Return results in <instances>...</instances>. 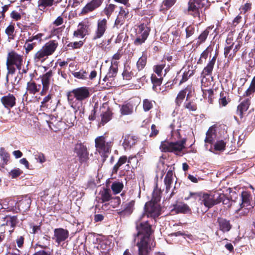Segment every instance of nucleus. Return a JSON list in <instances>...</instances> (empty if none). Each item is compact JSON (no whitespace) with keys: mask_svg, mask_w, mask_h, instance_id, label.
Returning <instances> with one entry per match:
<instances>
[{"mask_svg":"<svg viewBox=\"0 0 255 255\" xmlns=\"http://www.w3.org/2000/svg\"><path fill=\"white\" fill-rule=\"evenodd\" d=\"M136 233L134 235V241H137L136 245L138 248V255H148L151 250V246L154 247V230L150 221H140L136 223Z\"/></svg>","mask_w":255,"mask_h":255,"instance_id":"f257e3e1","label":"nucleus"},{"mask_svg":"<svg viewBox=\"0 0 255 255\" xmlns=\"http://www.w3.org/2000/svg\"><path fill=\"white\" fill-rule=\"evenodd\" d=\"M23 63V56L18 54L14 50H11L8 53L6 66L7 70L6 80L8 81V76L15 73L16 68L21 70Z\"/></svg>","mask_w":255,"mask_h":255,"instance_id":"f03ea898","label":"nucleus"},{"mask_svg":"<svg viewBox=\"0 0 255 255\" xmlns=\"http://www.w3.org/2000/svg\"><path fill=\"white\" fill-rule=\"evenodd\" d=\"M58 46V42L57 40H49L34 54V61L41 63L44 62L48 58V56L52 55L55 52Z\"/></svg>","mask_w":255,"mask_h":255,"instance_id":"7ed1b4c3","label":"nucleus"},{"mask_svg":"<svg viewBox=\"0 0 255 255\" xmlns=\"http://www.w3.org/2000/svg\"><path fill=\"white\" fill-rule=\"evenodd\" d=\"M96 150L105 161L111 153L114 139L107 140L104 135L97 137L95 139Z\"/></svg>","mask_w":255,"mask_h":255,"instance_id":"20e7f679","label":"nucleus"},{"mask_svg":"<svg viewBox=\"0 0 255 255\" xmlns=\"http://www.w3.org/2000/svg\"><path fill=\"white\" fill-rule=\"evenodd\" d=\"M90 88L86 86L75 88L67 93L68 101L71 103L75 99L76 101L82 102L90 98Z\"/></svg>","mask_w":255,"mask_h":255,"instance_id":"39448f33","label":"nucleus"},{"mask_svg":"<svg viewBox=\"0 0 255 255\" xmlns=\"http://www.w3.org/2000/svg\"><path fill=\"white\" fill-rule=\"evenodd\" d=\"M186 141V138L176 142H170L165 140L161 142L159 149L162 152H173L179 155L178 152L185 148Z\"/></svg>","mask_w":255,"mask_h":255,"instance_id":"423d86ee","label":"nucleus"},{"mask_svg":"<svg viewBox=\"0 0 255 255\" xmlns=\"http://www.w3.org/2000/svg\"><path fill=\"white\" fill-rule=\"evenodd\" d=\"M205 5V0H188V13L194 18L200 19L202 9Z\"/></svg>","mask_w":255,"mask_h":255,"instance_id":"0eeeda50","label":"nucleus"},{"mask_svg":"<svg viewBox=\"0 0 255 255\" xmlns=\"http://www.w3.org/2000/svg\"><path fill=\"white\" fill-rule=\"evenodd\" d=\"M150 28L145 23H141L135 29V38L133 44L135 46L141 45L144 43L148 38L150 32Z\"/></svg>","mask_w":255,"mask_h":255,"instance_id":"6e6552de","label":"nucleus"},{"mask_svg":"<svg viewBox=\"0 0 255 255\" xmlns=\"http://www.w3.org/2000/svg\"><path fill=\"white\" fill-rule=\"evenodd\" d=\"M241 198L242 203L240 205V208L236 211V213L241 215H246L249 213L250 210L253 208V206L251 205L252 197L250 192L247 191L242 192Z\"/></svg>","mask_w":255,"mask_h":255,"instance_id":"1a4fd4ad","label":"nucleus"},{"mask_svg":"<svg viewBox=\"0 0 255 255\" xmlns=\"http://www.w3.org/2000/svg\"><path fill=\"white\" fill-rule=\"evenodd\" d=\"M92 22L89 18L86 17L79 23L78 29L73 32V36L76 37L84 38L89 35L91 32Z\"/></svg>","mask_w":255,"mask_h":255,"instance_id":"9d476101","label":"nucleus"},{"mask_svg":"<svg viewBox=\"0 0 255 255\" xmlns=\"http://www.w3.org/2000/svg\"><path fill=\"white\" fill-rule=\"evenodd\" d=\"M144 212L147 217H151L155 220L161 214V206L158 203L149 201L145 204Z\"/></svg>","mask_w":255,"mask_h":255,"instance_id":"9b49d317","label":"nucleus"},{"mask_svg":"<svg viewBox=\"0 0 255 255\" xmlns=\"http://www.w3.org/2000/svg\"><path fill=\"white\" fill-rule=\"evenodd\" d=\"M108 29V21L106 18L98 20L96 27L92 37L93 41L100 39L104 37Z\"/></svg>","mask_w":255,"mask_h":255,"instance_id":"f8f14e48","label":"nucleus"},{"mask_svg":"<svg viewBox=\"0 0 255 255\" xmlns=\"http://www.w3.org/2000/svg\"><path fill=\"white\" fill-rule=\"evenodd\" d=\"M74 152L76 154L79 162L81 164L87 162L89 159L87 147L84 143H76L74 146Z\"/></svg>","mask_w":255,"mask_h":255,"instance_id":"ddd939ff","label":"nucleus"},{"mask_svg":"<svg viewBox=\"0 0 255 255\" xmlns=\"http://www.w3.org/2000/svg\"><path fill=\"white\" fill-rule=\"evenodd\" d=\"M53 75V71L50 70L40 76V79H41L42 84V90L40 92V95L41 96H44L46 95L49 91L51 83L53 81L52 78Z\"/></svg>","mask_w":255,"mask_h":255,"instance_id":"4468645a","label":"nucleus"},{"mask_svg":"<svg viewBox=\"0 0 255 255\" xmlns=\"http://www.w3.org/2000/svg\"><path fill=\"white\" fill-rule=\"evenodd\" d=\"M100 117L101 118V124L105 125L109 122L113 117L112 109L110 107L107 102L104 103L99 108Z\"/></svg>","mask_w":255,"mask_h":255,"instance_id":"2eb2a0df","label":"nucleus"},{"mask_svg":"<svg viewBox=\"0 0 255 255\" xmlns=\"http://www.w3.org/2000/svg\"><path fill=\"white\" fill-rule=\"evenodd\" d=\"M219 203L220 201L217 199V192H215L214 194L203 193L200 202L201 205L203 204L206 207L210 209Z\"/></svg>","mask_w":255,"mask_h":255,"instance_id":"dca6fc26","label":"nucleus"},{"mask_svg":"<svg viewBox=\"0 0 255 255\" xmlns=\"http://www.w3.org/2000/svg\"><path fill=\"white\" fill-rule=\"evenodd\" d=\"M104 0H91L88 2L81 9L79 15L84 16L92 12L100 7Z\"/></svg>","mask_w":255,"mask_h":255,"instance_id":"f3484780","label":"nucleus"},{"mask_svg":"<svg viewBox=\"0 0 255 255\" xmlns=\"http://www.w3.org/2000/svg\"><path fill=\"white\" fill-rule=\"evenodd\" d=\"M134 205V200H131L128 203H123L121 208L118 210V215L122 218L129 216L133 211Z\"/></svg>","mask_w":255,"mask_h":255,"instance_id":"a211bd4d","label":"nucleus"},{"mask_svg":"<svg viewBox=\"0 0 255 255\" xmlns=\"http://www.w3.org/2000/svg\"><path fill=\"white\" fill-rule=\"evenodd\" d=\"M16 99L15 96L10 93L2 96L0 98V102L6 109L10 110L16 105Z\"/></svg>","mask_w":255,"mask_h":255,"instance_id":"6ab92c4d","label":"nucleus"},{"mask_svg":"<svg viewBox=\"0 0 255 255\" xmlns=\"http://www.w3.org/2000/svg\"><path fill=\"white\" fill-rule=\"evenodd\" d=\"M69 237V232L67 230L61 228L55 229L54 230V237L56 243L58 244L65 241Z\"/></svg>","mask_w":255,"mask_h":255,"instance_id":"aec40b11","label":"nucleus"},{"mask_svg":"<svg viewBox=\"0 0 255 255\" xmlns=\"http://www.w3.org/2000/svg\"><path fill=\"white\" fill-rule=\"evenodd\" d=\"M139 138L134 135L129 134L126 135L124 139L123 146L125 150L130 149L136 144Z\"/></svg>","mask_w":255,"mask_h":255,"instance_id":"412c9836","label":"nucleus"},{"mask_svg":"<svg viewBox=\"0 0 255 255\" xmlns=\"http://www.w3.org/2000/svg\"><path fill=\"white\" fill-rule=\"evenodd\" d=\"M138 72L137 69L132 68L130 65L125 66L124 71L122 73L123 79L126 80H130L132 77H140L138 75Z\"/></svg>","mask_w":255,"mask_h":255,"instance_id":"4be33fe9","label":"nucleus"},{"mask_svg":"<svg viewBox=\"0 0 255 255\" xmlns=\"http://www.w3.org/2000/svg\"><path fill=\"white\" fill-rule=\"evenodd\" d=\"M217 223L219 226V229L223 233L229 232L232 228V225L230 220L222 217H219L217 220Z\"/></svg>","mask_w":255,"mask_h":255,"instance_id":"5701e85b","label":"nucleus"},{"mask_svg":"<svg viewBox=\"0 0 255 255\" xmlns=\"http://www.w3.org/2000/svg\"><path fill=\"white\" fill-rule=\"evenodd\" d=\"M217 57V54H215L212 59L209 60L206 66L204 68L201 73V75L203 78L212 75Z\"/></svg>","mask_w":255,"mask_h":255,"instance_id":"b1692460","label":"nucleus"},{"mask_svg":"<svg viewBox=\"0 0 255 255\" xmlns=\"http://www.w3.org/2000/svg\"><path fill=\"white\" fill-rule=\"evenodd\" d=\"M251 105V100L247 98L243 101L237 107L236 111L237 115L240 116L241 119L244 117L245 112H247Z\"/></svg>","mask_w":255,"mask_h":255,"instance_id":"393cba45","label":"nucleus"},{"mask_svg":"<svg viewBox=\"0 0 255 255\" xmlns=\"http://www.w3.org/2000/svg\"><path fill=\"white\" fill-rule=\"evenodd\" d=\"M41 88V85L40 84L36 83L34 81L31 79L30 81L27 83L26 87V92L25 95L27 93L35 95L40 91Z\"/></svg>","mask_w":255,"mask_h":255,"instance_id":"a878e982","label":"nucleus"},{"mask_svg":"<svg viewBox=\"0 0 255 255\" xmlns=\"http://www.w3.org/2000/svg\"><path fill=\"white\" fill-rule=\"evenodd\" d=\"M31 203L30 197L25 196L22 197L21 199L17 203V208L20 212H25L29 210Z\"/></svg>","mask_w":255,"mask_h":255,"instance_id":"bb28decb","label":"nucleus"},{"mask_svg":"<svg viewBox=\"0 0 255 255\" xmlns=\"http://www.w3.org/2000/svg\"><path fill=\"white\" fill-rule=\"evenodd\" d=\"M118 62L117 61H111V66L109 68V72L104 78L105 81H106V78H114L116 76L118 70Z\"/></svg>","mask_w":255,"mask_h":255,"instance_id":"cd10ccee","label":"nucleus"},{"mask_svg":"<svg viewBox=\"0 0 255 255\" xmlns=\"http://www.w3.org/2000/svg\"><path fill=\"white\" fill-rule=\"evenodd\" d=\"M212 29L211 26H208L204 31H203L201 34L198 36L197 38L196 45L199 46L203 43L205 42L209 34L210 31Z\"/></svg>","mask_w":255,"mask_h":255,"instance_id":"c85d7f7f","label":"nucleus"},{"mask_svg":"<svg viewBox=\"0 0 255 255\" xmlns=\"http://www.w3.org/2000/svg\"><path fill=\"white\" fill-rule=\"evenodd\" d=\"M151 81L152 84V89L154 91L158 93L157 87L160 86L162 82L163 78L161 76H157L156 75L152 74H151Z\"/></svg>","mask_w":255,"mask_h":255,"instance_id":"c756f323","label":"nucleus"},{"mask_svg":"<svg viewBox=\"0 0 255 255\" xmlns=\"http://www.w3.org/2000/svg\"><path fill=\"white\" fill-rule=\"evenodd\" d=\"M231 99L229 98V93L222 91L220 93V98L219 99V104L222 107H226L230 102Z\"/></svg>","mask_w":255,"mask_h":255,"instance_id":"7c9ffc66","label":"nucleus"},{"mask_svg":"<svg viewBox=\"0 0 255 255\" xmlns=\"http://www.w3.org/2000/svg\"><path fill=\"white\" fill-rule=\"evenodd\" d=\"M173 182V171L169 170L164 179V183L166 186V192L168 193L170 189L171 185Z\"/></svg>","mask_w":255,"mask_h":255,"instance_id":"2f4dec72","label":"nucleus"},{"mask_svg":"<svg viewBox=\"0 0 255 255\" xmlns=\"http://www.w3.org/2000/svg\"><path fill=\"white\" fill-rule=\"evenodd\" d=\"M54 4V0H38L37 6L40 11H44L46 7L52 6Z\"/></svg>","mask_w":255,"mask_h":255,"instance_id":"473e14b6","label":"nucleus"},{"mask_svg":"<svg viewBox=\"0 0 255 255\" xmlns=\"http://www.w3.org/2000/svg\"><path fill=\"white\" fill-rule=\"evenodd\" d=\"M147 63V55L143 53L142 56L138 59L136 62V69L138 72L141 71L145 67Z\"/></svg>","mask_w":255,"mask_h":255,"instance_id":"72a5a7b5","label":"nucleus"},{"mask_svg":"<svg viewBox=\"0 0 255 255\" xmlns=\"http://www.w3.org/2000/svg\"><path fill=\"white\" fill-rule=\"evenodd\" d=\"M183 107L190 112H195L197 109V105L193 100H190V98H186V101L184 103Z\"/></svg>","mask_w":255,"mask_h":255,"instance_id":"f704fd0d","label":"nucleus"},{"mask_svg":"<svg viewBox=\"0 0 255 255\" xmlns=\"http://www.w3.org/2000/svg\"><path fill=\"white\" fill-rule=\"evenodd\" d=\"M100 194L101 195L100 200H101V203H105L112 199L111 190L109 188H104L100 192Z\"/></svg>","mask_w":255,"mask_h":255,"instance_id":"c9c22d12","label":"nucleus"},{"mask_svg":"<svg viewBox=\"0 0 255 255\" xmlns=\"http://www.w3.org/2000/svg\"><path fill=\"white\" fill-rule=\"evenodd\" d=\"M128 157L126 155H123L119 158L117 163L114 166L112 169L113 174H117L120 167L127 162Z\"/></svg>","mask_w":255,"mask_h":255,"instance_id":"e433bc0d","label":"nucleus"},{"mask_svg":"<svg viewBox=\"0 0 255 255\" xmlns=\"http://www.w3.org/2000/svg\"><path fill=\"white\" fill-rule=\"evenodd\" d=\"M217 199L218 201H220V203L222 202L223 204L227 205L228 208L232 206V200L227 197L224 194L220 193L217 192Z\"/></svg>","mask_w":255,"mask_h":255,"instance_id":"4c0bfd02","label":"nucleus"},{"mask_svg":"<svg viewBox=\"0 0 255 255\" xmlns=\"http://www.w3.org/2000/svg\"><path fill=\"white\" fill-rule=\"evenodd\" d=\"M50 237L48 235H45L41 241H39L36 246L43 249H48V246L50 245Z\"/></svg>","mask_w":255,"mask_h":255,"instance_id":"58836bf2","label":"nucleus"},{"mask_svg":"<svg viewBox=\"0 0 255 255\" xmlns=\"http://www.w3.org/2000/svg\"><path fill=\"white\" fill-rule=\"evenodd\" d=\"M121 113L123 115L131 114L133 111V106L130 103H127L122 106L120 109Z\"/></svg>","mask_w":255,"mask_h":255,"instance_id":"ea45409f","label":"nucleus"},{"mask_svg":"<svg viewBox=\"0 0 255 255\" xmlns=\"http://www.w3.org/2000/svg\"><path fill=\"white\" fill-rule=\"evenodd\" d=\"M123 183L119 181L114 182L111 185V189L115 194L120 193L123 190Z\"/></svg>","mask_w":255,"mask_h":255,"instance_id":"a19ab883","label":"nucleus"},{"mask_svg":"<svg viewBox=\"0 0 255 255\" xmlns=\"http://www.w3.org/2000/svg\"><path fill=\"white\" fill-rule=\"evenodd\" d=\"M14 26L12 24H9L5 29V32L8 36V41L14 39L15 34H14Z\"/></svg>","mask_w":255,"mask_h":255,"instance_id":"79ce46f5","label":"nucleus"},{"mask_svg":"<svg viewBox=\"0 0 255 255\" xmlns=\"http://www.w3.org/2000/svg\"><path fill=\"white\" fill-rule=\"evenodd\" d=\"M255 92V76L253 78L249 87L244 94V97H248Z\"/></svg>","mask_w":255,"mask_h":255,"instance_id":"37998d69","label":"nucleus"},{"mask_svg":"<svg viewBox=\"0 0 255 255\" xmlns=\"http://www.w3.org/2000/svg\"><path fill=\"white\" fill-rule=\"evenodd\" d=\"M72 75L77 79L86 80L88 78V72L82 69L78 72L72 73Z\"/></svg>","mask_w":255,"mask_h":255,"instance_id":"c03bdc74","label":"nucleus"},{"mask_svg":"<svg viewBox=\"0 0 255 255\" xmlns=\"http://www.w3.org/2000/svg\"><path fill=\"white\" fill-rule=\"evenodd\" d=\"M174 209L177 213H187L191 211L189 207L185 204L177 205L174 207Z\"/></svg>","mask_w":255,"mask_h":255,"instance_id":"a18cd8bd","label":"nucleus"},{"mask_svg":"<svg viewBox=\"0 0 255 255\" xmlns=\"http://www.w3.org/2000/svg\"><path fill=\"white\" fill-rule=\"evenodd\" d=\"M0 156L3 161V166L7 164V162L9 159V154L6 151L4 147L0 148Z\"/></svg>","mask_w":255,"mask_h":255,"instance_id":"49530a36","label":"nucleus"},{"mask_svg":"<svg viewBox=\"0 0 255 255\" xmlns=\"http://www.w3.org/2000/svg\"><path fill=\"white\" fill-rule=\"evenodd\" d=\"M203 192H192L189 193V196L185 198V200H188L190 198H193L194 200L198 201L200 203L201 200Z\"/></svg>","mask_w":255,"mask_h":255,"instance_id":"de8ad7c7","label":"nucleus"},{"mask_svg":"<svg viewBox=\"0 0 255 255\" xmlns=\"http://www.w3.org/2000/svg\"><path fill=\"white\" fill-rule=\"evenodd\" d=\"M185 97L186 94H185L184 91H180L178 93L175 100V103L176 105L178 107H180L181 105L182 104Z\"/></svg>","mask_w":255,"mask_h":255,"instance_id":"09e8293b","label":"nucleus"},{"mask_svg":"<svg viewBox=\"0 0 255 255\" xmlns=\"http://www.w3.org/2000/svg\"><path fill=\"white\" fill-rule=\"evenodd\" d=\"M252 8V3L250 1L248 0L245 3L242 5L239 9L241 13L246 14L247 12L250 11Z\"/></svg>","mask_w":255,"mask_h":255,"instance_id":"8fccbe9b","label":"nucleus"},{"mask_svg":"<svg viewBox=\"0 0 255 255\" xmlns=\"http://www.w3.org/2000/svg\"><path fill=\"white\" fill-rule=\"evenodd\" d=\"M193 74L194 72L193 70H188L187 71H185L182 76V78L179 81L178 85H181L182 84L186 82Z\"/></svg>","mask_w":255,"mask_h":255,"instance_id":"3c124183","label":"nucleus"},{"mask_svg":"<svg viewBox=\"0 0 255 255\" xmlns=\"http://www.w3.org/2000/svg\"><path fill=\"white\" fill-rule=\"evenodd\" d=\"M177 0H163L162 5L163 7L162 9H160V11L164 9L168 10L173 6Z\"/></svg>","mask_w":255,"mask_h":255,"instance_id":"603ef678","label":"nucleus"},{"mask_svg":"<svg viewBox=\"0 0 255 255\" xmlns=\"http://www.w3.org/2000/svg\"><path fill=\"white\" fill-rule=\"evenodd\" d=\"M116 7V5L114 4L111 3L107 5L103 10L104 14L108 17V18H109L112 13L114 11Z\"/></svg>","mask_w":255,"mask_h":255,"instance_id":"864d4df0","label":"nucleus"},{"mask_svg":"<svg viewBox=\"0 0 255 255\" xmlns=\"http://www.w3.org/2000/svg\"><path fill=\"white\" fill-rule=\"evenodd\" d=\"M161 189H157V188L154 189L153 192L152 199L150 201L159 203L161 200Z\"/></svg>","mask_w":255,"mask_h":255,"instance_id":"5fc2aeb1","label":"nucleus"},{"mask_svg":"<svg viewBox=\"0 0 255 255\" xmlns=\"http://www.w3.org/2000/svg\"><path fill=\"white\" fill-rule=\"evenodd\" d=\"M142 107L144 112L150 111L153 107L152 101L147 99H144L142 101Z\"/></svg>","mask_w":255,"mask_h":255,"instance_id":"6e6d98bb","label":"nucleus"},{"mask_svg":"<svg viewBox=\"0 0 255 255\" xmlns=\"http://www.w3.org/2000/svg\"><path fill=\"white\" fill-rule=\"evenodd\" d=\"M226 142L223 140L217 141L214 145V149L216 151H223L225 149Z\"/></svg>","mask_w":255,"mask_h":255,"instance_id":"4d7b16f0","label":"nucleus"},{"mask_svg":"<svg viewBox=\"0 0 255 255\" xmlns=\"http://www.w3.org/2000/svg\"><path fill=\"white\" fill-rule=\"evenodd\" d=\"M195 32V27L193 25H189L185 28V38L188 39L193 36Z\"/></svg>","mask_w":255,"mask_h":255,"instance_id":"13d9d810","label":"nucleus"},{"mask_svg":"<svg viewBox=\"0 0 255 255\" xmlns=\"http://www.w3.org/2000/svg\"><path fill=\"white\" fill-rule=\"evenodd\" d=\"M128 164L127 166H129L130 165L133 168L136 167L138 163V160L136 155H130L128 158Z\"/></svg>","mask_w":255,"mask_h":255,"instance_id":"bf43d9fd","label":"nucleus"},{"mask_svg":"<svg viewBox=\"0 0 255 255\" xmlns=\"http://www.w3.org/2000/svg\"><path fill=\"white\" fill-rule=\"evenodd\" d=\"M173 35L172 42L173 44H177L180 42V30L178 29H175L171 32Z\"/></svg>","mask_w":255,"mask_h":255,"instance_id":"052dcab7","label":"nucleus"},{"mask_svg":"<svg viewBox=\"0 0 255 255\" xmlns=\"http://www.w3.org/2000/svg\"><path fill=\"white\" fill-rule=\"evenodd\" d=\"M75 119V115L70 112H68L65 115L64 120L69 124H73Z\"/></svg>","mask_w":255,"mask_h":255,"instance_id":"680f3d73","label":"nucleus"},{"mask_svg":"<svg viewBox=\"0 0 255 255\" xmlns=\"http://www.w3.org/2000/svg\"><path fill=\"white\" fill-rule=\"evenodd\" d=\"M98 111H99V104L98 103H96L94 109L91 111V114L89 116L90 121H94L96 119V115Z\"/></svg>","mask_w":255,"mask_h":255,"instance_id":"e2e57ef3","label":"nucleus"},{"mask_svg":"<svg viewBox=\"0 0 255 255\" xmlns=\"http://www.w3.org/2000/svg\"><path fill=\"white\" fill-rule=\"evenodd\" d=\"M126 18L118 15L115 20L114 27L119 28L125 23Z\"/></svg>","mask_w":255,"mask_h":255,"instance_id":"0e129e2a","label":"nucleus"},{"mask_svg":"<svg viewBox=\"0 0 255 255\" xmlns=\"http://www.w3.org/2000/svg\"><path fill=\"white\" fill-rule=\"evenodd\" d=\"M118 15L127 19L129 16V10L127 7L124 8L123 6H121Z\"/></svg>","mask_w":255,"mask_h":255,"instance_id":"69168bd1","label":"nucleus"},{"mask_svg":"<svg viewBox=\"0 0 255 255\" xmlns=\"http://www.w3.org/2000/svg\"><path fill=\"white\" fill-rule=\"evenodd\" d=\"M83 42L81 40L74 42H70L67 44V47H71L72 49L80 48L83 45Z\"/></svg>","mask_w":255,"mask_h":255,"instance_id":"338daca9","label":"nucleus"},{"mask_svg":"<svg viewBox=\"0 0 255 255\" xmlns=\"http://www.w3.org/2000/svg\"><path fill=\"white\" fill-rule=\"evenodd\" d=\"M159 130L157 127L155 125L152 124L151 126V132L149 136L151 138H154L159 134Z\"/></svg>","mask_w":255,"mask_h":255,"instance_id":"774afa93","label":"nucleus"}]
</instances>
